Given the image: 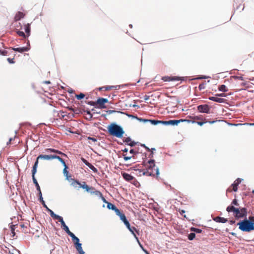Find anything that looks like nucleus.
Segmentation results:
<instances>
[{
    "instance_id": "obj_1",
    "label": "nucleus",
    "mask_w": 254,
    "mask_h": 254,
    "mask_svg": "<svg viewBox=\"0 0 254 254\" xmlns=\"http://www.w3.org/2000/svg\"><path fill=\"white\" fill-rule=\"evenodd\" d=\"M107 128L108 131L110 135L118 138L122 137L125 133L123 127L115 123H112L108 126Z\"/></svg>"
},
{
    "instance_id": "obj_2",
    "label": "nucleus",
    "mask_w": 254,
    "mask_h": 254,
    "mask_svg": "<svg viewBox=\"0 0 254 254\" xmlns=\"http://www.w3.org/2000/svg\"><path fill=\"white\" fill-rule=\"evenodd\" d=\"M252 217H249V219L245 218L244 220L240 221L237 223L239 229L243 232H250L254 230L253 223L251 222Z\"/></svg>"
},
{
    "instance_id": "obj_3",
    "label": "nucleus",
    "mask_w": 254,
    "mask_h": 254,
    "mask_svg": "<svg viewBox=\"0 0 254 254\" xmlns=\"http://www.w3.org/2000/svg\"><path fill=\"white\" fill-rule=\"evenodd\" d=\"M190 122V119L169 120L164 121L163 126H178L181 123L189 124Z\"/></svg>"
},
{
    "instance_id": "obj_4",
    "label": "nucleus",
    "mask_w": 254,
    "mask_h": 254,
    "mask_svg": "<svg viewBox=\"0 0 254 254\" xmlns=\"http://www.w3.org/2000/svg\"><path fill=\"white\" fill-rule=\"evenodd\" d=\"M146 169L149 171H153V170L155 171L154 174L156 175V177L158 178L159 175V168L156 166L155 164H147L146 166Z\"/></svg>"
},
{
    "instance_id": "obj_5",
    "label": "nucleus",
    "mask_w": 254,
    "mask_h": 254,
    "mask_svg": "<svg viewBox=\"0 0 254 254\" xmlns=\"http://www.w3.org/2000/svg\"><path fill=\"white\" fill-rule=\"evenodd\" d=\"M197 110L199 112L209 113L210 111V107L207 104L200 105L197 107Z\"/></svg>"
},
{
    "instance_id": "obj_6",
    "label": "nucleus",
    "mask_w": 254,
    "mask_h": 254,
    "mask_svg": "<svg viewBox=\"0 0 254 254\" xmlns=\"http://www.w3.org/2000/svg\"><path fill=\"white\" fill-rule=\"evenodd\" d=\"M28 47H23L21 48H12V50L14 51L18 52L19 53H23L24 52L28 51L30 50V42L29 40L27 41V43Z\"/></svg>"
},
{
    "instance_id": "obj_7",
    "label": "nucleus",
    "mask_w": 254,
    "mask_h": 254,
    "mask_svg": "<svg viewBox=\"0 0 254 254\" xmlns=\"http://www.w3.org/2000/svg\"><path fill=\"white\" fill-rule=\"evenodd\" d=\"M58 220L61 223L63 229L69 235L71 233V232L70 231L68 227L66 225L63 217L61 216Z\"/></svg>"
},
{
    "instance_id": "obj_8",
    "label": "nucleus",
    "mask_w": 254,
    "mask_h": 254,
    "mask_svg": "<svg viewBox=\"0 0 254 254\" xmlns=\"http://www.w3.org/2000/svg\"><path fill=\"white\" fill-rule=\"evenodd\" d=\"M116 215L120 217V219L124 222L126 226H129V223L123 213L120 211L119 213H117Z\"/></svg>"
},
{
    "instance_id": "obj_9",
    "label": "nucleus",
    "mask_w": 254,
    "mask_h": 254,
    "mask_svg": "<svg viewBox=\"0 0 254 254\" xmlns=\"http://www.w3.org/2000/svg\"><path fill=\"white\" fill-rule=\"evenodd\" d=\"M135 171L142 172V175L147 176H154V171H149V170H144L142 169H134Z\"/></svg>"
},
{
    "instance_id": "obj_10",
    "label": "nucleus",
    "mask_w": 254,
    "mask_h": 254,
    "mask_svg": "<svg viewBox=\"0 0 254 254\" xmlns=\"http://www.w3.org/2000/svg\"><path fill=\"white\" fill-rule=\"evenodd\" d=\"M108 102V100L106 98H100L96 102V104L100 106V108H105L104 104Z\"/></svg>"
},
{
    "instance_id": "obj_11",
    "label": "nucleus",
    "mask_w": 254,
    "mask_h": 254,
    "mask_svg": "<svg viewBox=\"0 0 254 254\" xmlns=\"http://www.w3.org/2000/svg\"><path fill=\"white\" fill-rule=\"evenodd\" d=\"M216 122H217V121H207L206 120L205 121H200L196 122V121H194V119H193L192 117H191V123H192V124L195 123L200 126H202L204 124H205L206 123H209L210 124H212L215 123Z\"/></svg>"
},
{
    "instance_id": "obj_12",
    "label": "nucleus",
    "mask_w": 254,
    "mask_h": 254,
    "mask_svg": "<svg viewBox=\"0 0 254 254\" xmlns=\"http://www.w3.org/2000/svg\"><path fill=\"white\" fill-rule=\"evenodd\" d=\"M208 99L216 102L222 103L225 102V99L223 98H219L218 96H210L208 97Z\"/></svg>"
},
{
    "instance_id": "obj_13",
    "label": "nucleus",
    "mask_w": 254,
    "mask_h": 254,
    "mask_svg": "<svg viewBox=\"0 0 254 254\" xmlns=\"http://www.w3.org/2000/svg\"><path fill=\"white\" fill-rule=\"evenodd\" d=\"M53 155L40 154L37 157L36 160H38V161L39 159H43V160H52L53 159Z\"/></svg>"
},
{
    "instance_id": "obj_14",
    "label": "nucleus",
    "mask_w": 254,
    "mask_h": 254,
    "mask_svg": "<svg viewBox=\"0 0 254 254\" xmlns=\"http://www.w3.org/2000/svg\"><path fill=\"white\" fill-rule=\"evenodd\" d=\"M80 185L79 188H82L83 189H85L86 190V191H87V192H88L89 193L91 190H94V188H93L92 187H89V186L86 185V184L85 182H83L82 184L80 183V185Z\"/></svg>"
},
{
    "instance_id": "obj_15",
    "label": "nucleus",
    "mask_w": 254,
    "mask_h": 254,
    "mask_svg": "<svg viewBox=\"0 0 254 254\" xmlns=\"http://www.w3.org/2000/svg\"><path fill=\"white\" fill-rule=\"evenodd\" d=\"M163 80L164 81H179L180 80V79L179 77H177V76L171 77V76H164L163 77Z\"/></svg>"
},
{
    "instance_id": "obj_16",
    "label": "nucleus",
    "mask_w": 254,
    "mask_h": 254,
    "mask_svg": "<svg viewBox=\"0 0 254 254\" xmlns=\"http://www.w3.org/2000/svg\"><path fill=\"white\" fill-rule=\"evenodd\" d=\"M107 208L109 209H111L112 210L115 211L116 214L117 213H119V212L120 211V210L118 208H117V207L114 204L110 202H108L107 203Z\"/></svg>"
},
{
    "instance_id": "obj_17",
    "label": "nucleus",
    "mask_w": 254,
    "mask_h": 254,
    "mask_svg": "<svg viewBox=\"0 0 254 254\" xmlns=\"http://www.w3.org/2000/svg\"><path fill=\"white\" fill-rule=\"evenodd\" d=\"M45 151L46 152H53L58 154L62 155L63 156H66V155L64 153L61 152V151L53 148H47L45 149Z\"/></svg>"
},
{
    "instance_id": "obj_18",
    "label": "nucleus",
    "mask_w": 254,
    "mask_h": 254,
    "mask_svg": "<svg viewBox=\"0 0 254 254\" xmlns=\"http://www.w3.org/2000/svg\"><path fill=\"white\" fill-rule=\"evenodd\" d=\"M248 214V211L247 209L245 207H242L240 208V215L239 216L240 217V218H246V216H247Z\"/></svg>"
},
{
    "instance_id": "obj_19",
    "label": "nucleus",
    "mask_w": 254,
    "mask_h": 254,
    "mask_svg": "<svg viewBox=\"0 0 254 254\" xmlns=\"http://www.w3.org/2000/svg\"><path fill=\"white\" fill-rule=\"evenodd\" d=\"M127 228L129 230V231L131 233V234L133 235L134 238L136 240H138V238L137 237L135 232H137L136 228L134 227H131L130 224H129V226H126Z\"/></svg>"
},
{
    "instance_id": "obj_20",
    "label": "nucleus",
    "mask_w": 254,
    "mask_h": 254,
    "mask_svg": "<svg viewBox=\"0 0 254 254\" xmlns=\"http://www.w3.org/2000/svg\"><path fill=\"white\" fill-rule=\"evenodd\" d=\"M122 176L123 178L127 181H131L134 179V177L132 176L127 173H123Z\"/></svg>"
},
{
    "instance_id": "obj_21",
    "label": "nucleus",
    "mask_w": 254,
    "mask_h": 254,
    "mask_svg": "<svg viewBox=\"0 0 254 254\" xmlns=\"http://www.w3.org/2000/svg\"><path fill=\"white\" fill-rule=\"evenodd\" d=\"M213 220L216 222L219 223H225L228 221L227 219L225 218L224 217H221L220 216H217L213 219Z\"/></svg>"
},
{
    "instance_id": "obj_22",
    "label": "nucleus",
    "mask_w": 254,
    "mask_h": 254,
    "mask_svg": "<svg viewBox=\"0 0 254 254\" xmlns=\"http://www.w3.org/2000/svg\"><path fill=\"white\" fill-rule=\"evenodd\" d=\"M24 30L26 33V36L27 37H28L30 35V32H31V27H30V24L28 23L27 24H25L24 25Z\"/></svg>"
},
{
    "instance_id": "obj_23",
    "label": "nucleus",
    "mask_w": 254,
    "mask_h": 254,
    "mask_svg": "<svg viewBox=\"0 0 254 254\" xmlns=\"http://www.w3.org/2000/svg\"><path fill=\"white\" fill-rule=\"evenodd\" d=\"M50 214L51 217L56 220H59L61 218V216L56 214L50 208L47 210Z\"/></svg>"
},
{
    "instance_id": "obj_24",
    "label": "nucleus",
    "mask_w": 254,
    "mask_h": 254,
    "mask_svg": "<svg viewBox=\"0 0 254 254\" xmlns=\"http://www.w3.org/2000/svg\"><path fill=\"white\" fill-rule=\"evenodd\" d=\"M38 165V160H36L33 166L32 170V178H35V175L37 172V168Z\"/></svg>"
},
{
    "instance_id": "obj_25",
    "label": "nucleus",
    "mask_w": 254,
    "mask_h": 254,
    "mask_svg": "<svg viewBox=\"0 0 254 254\" xmlns=\"http://www.w3.org/2000/svg\"><path fill=\"white\" fill-rule=\"evenodd\" d=\"M69 236L71 238L72 241H74V245H76L77 243H78V244H80V243H79V239L76 236H75V235L73 233L71 232L69 235Z\"/></svg>"
},
{
    "instance_id": "obj_26",
    "label": "nucleus",
    "mask_w": 254,
    "mask_h": 254,
    "mask_svg": "<svg viewBox=\"0 0 254 254\" xmlns=\"http://www.w3.org/2000/svg\"><path fill=\"white\" fill-rule=\"evenodd\" d=\"M74 246L79 254H81V253H83L84 252L82 249L81 243H77V244L75 245Z\"/></svg>"
},
{
    "instance_id": "obj_27",
    "label": "nucleus",
    "mask_w": 254,
    "mask_h": 254,
    "mask_svg": "<svg viewBox=\"0 0 254 254\" xmlns=\"http://www.w3.org/2000/svg\"><path fill=\"white\" fill-rule=\"evenodd\" d=\"M149 123H150L153 125H157L158 124H161L163 125L164 121H159L156 120H150Z\"/></svg>"
},
{
    "instance_id": "obj_28",
    "label": "nucleus",
    "mask_w": 254,
    "mask_h": 254,
    "mask_svg": "<svg viewBox=\"0 0 254 254\" xmlns=\"http://www.w3.org/2000/svg\"><path fill=\"white\" fill-rule=\"evenodd\" d=\"M24 16V14H23V12H18L15 15V21H18V20H20L21 18H22Z\"/></svg>"
},
{
    "instance_id": "obj_29",
    "label": "nucleus",
    "mask_w": 254,
    "mask_h": 254,
    "mask_svg": "<svg viewBox=\"0 0 254 254\" xmlns=\"http://www.w3.org/2000/svg\"><path fill=\"white\" fill-rule=\"evenodd\" d=\"M67 168H68V167L67 166H65V167H64V169L63 170V173H64V176L66 177V179L67 180H68V181H70L69 177H70V176H69L68 175V172L67 170Z\"/></svg>"
},
{
    "instance_id": "obj_30",
    "label": "nucleus",
    "mask_w": 254,
    "mask_h": 254,
    "mask_svg": "<svg viewBox=\"0 0 254 254\" xmlns=\"http://www.w3.org/2000/svg\"><path fill=\"white\" fill-rule=\"evenodd\" d=\"M233 212L234 213L235 215V217L236 218H240V217L239 216V215H240V208H237L235 207Z\"/></svg>"
},
{
    "instance_id": "obj_31",
    "label": "nucleus",
    "mask_w": 254,
    "mask_h": 254,
    "mask_svg": "<svg viewBox=\"0 0 254 254\" xmlns=\"http://www.w3.org/2000/svg\"><path fill=\"white\" fill-rule=\"evenodd\" d=\"M90 193L91 194H93L98 196L99 197L101 196L102 194V193L100 191L96 190L95 188H94V190H91V191L90 192Z\"/></svg>"
},
{
    "instance_id": "obj_32",
    "label": "nucleus",
    "mask_w": 254,
    "mask_h": 254,
    "mask_svg": "<svg viewBox=\"0 0 254 254\" xmlns=\"http://www.w3.org/2000/svg\"><path fill=\"white\" fill-rule=\"evenodd\" d=\"M71 181H72L71 183V185L74 188H76L77 185H80V183L78 181L75 180L74 179H72V178L70 179L69 182H71Z\"/></svg>"
},
{
    "instance_id": "obj_33",
    "label": "nucleus",
    "mask_w": 254,
    "mask_h": 254,
    "mask_svg": "<svg viewBox=\"0 0 254 254\" xmlns=\"http://www.w3.org/2000/svg\"><path fill=\"white\" fill-rule=\"evenodd\" d=\"M218 89L220 91L226 92L228 91V88L225 85H221L219 86Z\"/></svg>"
},
{
    "instance_id": "obj_34",
    "label": "nucleus",
    "mask_w": 254,
    "mask_h": 254,
    "mask_svg": "<svg viewBox=\"0 0 254 254\" xmlns=\"http://www.w3.org/2000/svg\"><path fill=\"white\" fill-rule=\"evenodd\" d=\"M191 232H193L194 233L199 234L202 232V230L199 228L191 227Z\"/></svg>"
},
{
    "instance_id": "obj_35",
    "label": "nucleus",
    "mask_w": 254,
    "mask_h": 254,
    "mask_svg": "<svg viewBox=\"0 0 254 254\" xmlns=\"http://www.w3.org/2000/svg\"><path fill=\"white\" fill-rule=\"evenodd\" d=\"M16 33L19 36L22 37H23L25 39L27 37L26 36V34L23 31H21L17 30L16 31Z\"/></svg>"
},
{
    "instance_id": "obj_36",
    "label": "nucleus",
    "mask_w": 254,
    "mask_h": 254,
    "mask_svg": "<svg viewBox=\"0 0 254 254\" xmlns=\"http://www.w3.org/2000/svg\"><path fill=\"white\" fill-rule=\"evenodd\" d=\"M33 183L35 184V187L36 188L37 190H39L40 189L39 184L35 178H32Z\"/></svg>"
},
{
    "instance_id": "obj_37",
    "label": "nucleus",
    "mask_w": 254,
    "mask_h": 254,
    "mask_svg": "<svg viewBox=\"0 0 254 254\" xmlns=\"http://www.w3.org/2000/svg\"><path fill=\"white\" fill-rule=\"evenodd\" d=\"M84 97H85V95L82 93H80L79 94L75 95V97L78 100H81V99L84 98Z\"/></svg>"
},
{
    "instance_id": "obj_38",
    "label": "nucleus",
    "mask_w": 254,
    "mask_h": 254,
    "mask_svg": "<svg viewBox=\"0 0 254 254\" xmlns=\"http://www.w3.org/2000/svg\"><path fill=\"white\" fill-rule=\"evenodd\" d=\"M88 167L92 170L94 173H97L98 170L96 168H95L93 165H92L91 163L88 166Z\"/></svg>"
},
{
    "instance_id": "obj_39",
    "label": "nucleus",
    "mask_w": 254,
    "mask_h": 254,
    "mask_svg": "<svg viewBox=\"0 0 254 254\" xmlns=\"http://www.w3.org/2000/svg\"><path fill=\"white\" fill-rule=\"evenodd\" d=\"M231 186L233 188V190L234 191H237V190H238V188H237L238 186L236 184V182H234V183H233L232 184Z\"/></svg>"
},
{
    "instance_id": "obj_40",
    "label": "nucleus",
    "mask_w": 254,
    "mask_h": 254,
    "mask_svg": "<svg viewBox=\"0 0 254 254\" xmlns=\"http://www.w3.org/2000/svg\"><path fill=\"white\" fill-rule=\"evenodd\" d=\"M235 207L233 205H230L227 207L226 210L228 212H233Z\"/></svg>"
},
{
    "instance_id": "obj_41",
    "label": "nucleus",
    "mask_w": 254,
    "mask_h": 254,
    "mask_svg": "<svg viewBox=\"0 0 254 254\" xmlns=\"http://www.w3.org/2000/svg\"><path fill=\"white\" fill-rule=\"evenodd\" d=\"M116 112H118V113H121V114H124V113L123 112H121V111H116L115 110H108L107 111V113H108V114H112L113 113H116Z\"/></svg>"
},
{
    "instance_id": "obj_42",
    "label": "nucleus",
    "mask_w": 254,
    "mask_h": 254,
    "mask_svg": "<svg viewBox=\"0 0 254 254\" xmlns=\"http://www.w3.org/2000/svg\"><path fill=\"white\" fill-rule=\"evenodd\" d=\"M195 238L197 240H199L200 237H199L198 236L196 237L195 233H194L193 232H191V241Z\"/></svg>"
},
{
    "instance_id": "obj_43",
    "label": "nucleus",
    "mask_w": 254,
    "mask_h": 254,
    "mask_svg": "<svg viewBox=\"0 0 254 254\" xmlns=\"http://www.w3.org/2000/svg\"><path fill=\"white\" fill-rule=\"evenodd\" d=\"M205 87V84L204 83H202L200 84L198 86V88L199 90H201L202 89H204Z\"/></svg>"
},
{
    "instance_id": "obj_44",
    "label": "nucleus",
    "mask_w": 254,
    "mask_h": 254,
    "mask_svg": "<svg viewBox=\"0 0 254 254\" xmlns=\"http://www.w3.org/2000/svg\"><path fill=\"white\" fill-rule=\"evenodd\" d=\"M127 86V84H124L121 85H116V86H113V89H115L116 90H118L120 89L121 87H124Z\"/></svg>"
},
{
    "instance_id": "obj_45",
    "label": "nucleus",
    "mask_w": 254,
    "mask_h": 254,
    "mask_svg": "<svg viewBox=\"0 0 254 254\" xmlns=\"http://www.w3.org/2000/svg\"><path fill=\"white\" fill-rule=\"evenodd\" d=\"M81 160L83 163H84L87 166H88L90 163L88 162L85 158H81Z\"/></svg>"
},
{
    "instance_id": "obj_46",
    "label": "nucleus",
    "mask_w": 254,
    "mask_h": 254,
    "mask_svg": "<svg viewBox=\"0 0 254 254\" xmlns=\"http://www.w3.org/2000/svg\"><path fill=\"white\" fill-rule=\"evenodd\" d=\"M81 160L83 163H84L87 166H88L90 163L88 162L85 158H81Z\"/></svg>"
},
{
    "instance_id": "obj_47",
    "label": "nucleus",
    "mask_w": 254,
    "mask_h": 254,
    "mask_svg": "<svg viewBox=\"0 0 254 254\" xmlns=\"http://www.w3.org/2000/svg\"><path fill=\"white\" fill-rule=\"evenodd\" d=\"M137 119L138 120H139V121L140 122H142L143 123H148V122H149V120H148V119H142V118H137Z\"/></svg>"
},
{
    "instance_id": "obj_48",
    "label": "nucleus",
    "mask_w": 254,
    "mask_h": 254,
    "mask_svg": "<svg viewBox=\"0 0 254 254\" xmlns=\"http://www.w3.org/2000/svg\"><path fill=\"white\" fill-rule=\"evenodd\" d=\"M232 205H236V206H238V205H239V203H238V200H237V199H234L232 200Z\"/></svg>"
},
{
    "instance_id": "obj_49",
    "label": "nucleus",
    "mask_w": 254,
    "mask_h": 254,
    "mask_svg": "<svg viewBox=\"0 0 254 254\" xmlns=\"http://www.w3.org/2000/svg\"><path fill=\"white\" fill-rule=\"evenodd\" d=\"M7 52L5 50H2L0 49V55L2 56H6L7 55Z\"/></svg>"
},
{
    "instance_id": "obj_50",
    "label": "nucleus",
    "mask_w": 254,
    "mask_h": 254,
    "mask_svg": "<svg viewBox=\"0 0 254 254\" xmlns=\"http://www.w3.org/2000/svg\"><path fill=\"white\" fill-rule=\"evenodd\" d=\"M136 144V142H135V141H130L129 143H128L127 144V145H129L131 147H133L134 146H135V145Z\"/></svg>"
},
{
    "instance_id": "obj_51",
    "label": "nucleus",
    "mask_w": 254,
    "mask_h": 254,
    "mask_svg": "<svg viewBox=\"0 0 254 254\" xmlns=\"http://www.w3.org/2000/svg\"><path fill=\"white\" fill-rule=\"evenodd\" d=\"M57 159L60 162V160L62 159V158L61 157H60V156H59L58 155H53V159Z\"/></svg>"
},
{
    "instance_id": "obj_52",
    "label": "nucleus",
    "mask_w": 254,
    "mask_h": 254,
    "mask_svg": "<svg viewBox=\"0 0 254 254\" xmlns=\"http://www.w3.org/2000/svg\"><path fill=\"white\" fill-rule=\"evenodd\" d=\"M7 60L9 64H14L15 63L13 58H7Z\"/></svg>"
},
{
    "instance_id": "obj_53",
    "label": "nucleus",
    "mask_w": 254,
    "mask_h": 254,
    "mask_svg": "<svg viewBox=\"0 0 254 254\" xmlns=\"http://www.w3.org/2000/svg\"><path fill=\"white\" fill-rule=\"evenodd\" d=\"M242 180L243 179H242L238 178L234 182H236V184L237 185V186H238L241 183Z\"/></svg>"
},
{
    "instance_id": "obj_54",
    "label": "nucleus",
    "mask_w": 254,
    "mask_h": 254,
    "mask_svg": "<svg viewBox=\"0 0 254 254\" xmlns=\"http://www.w3.org/2000/svg\"><path fill=\"white\" fill-rule=\"evenodd\" d=\"M88 140H92V141H93L94 142H96L97 141V139L96 138L90 137V136L88 137Z\"/></svg>"
},
{
    "instance_id": "obj_55",
    "label": "nucleus",
    "mask_w": 254,
    "mask_h": 254,
    "mask_svg": "<svg viewBox=\"0 0 254 254\" xmlns=\"http://www.w3.org/2000/svg\"><path fill=\"white\" fill-rule=\"evenodd\" d=\"M233 78H235V79H236L240 80H244L243 77L242 76H234Z\"/></svg>"
},
{
    "instance_id": "obj_56",
    "label": "nucleus",
    "mask_w": 254,
    "mask_h": 254,
    "mask_svg": "<svg viewBox=\"0 0 254 254\" xmlns=\"http://www.w3.org/2000/svg\"><path fill=\"white\" fill-rule=\"evenodd\" d=\"M131 138H130L129 137H127V138H126L124 140V141L125 142H126V143H127V144H128V143H129V142H130V141H131Z\"/></svg>"
},
{
    "instance_id": "obj_57",
    "label": "nucleus",
    "mask_w": 254,
    "mask_h": 254,
    "mask_svg": "<svg viewBox=\"0 0 254 254\" xmlns=\"http://www.w3.org/2000/svg\"><path fill=\"white\" fill-rule=\"evenodd\" d=\"M148 164H155V160L154 159H150L147 162Z\"/></svg>"
},
{
    "instance_id": "obj_58",
    "label": "nucleus",
    "mask_w": 254,
    "mask_h": 254,
    "mask_svg": "<svg viewBox=\"0 0 254 254\" xmlns=\"http://www.w3.org/2000/svg\"><path fill=\"white\" fill-rule=\"evenodd\" d=\"M123 156H124V159L125 161H127L129 159H130L132 157V156H126L125 155H123Z\"/></svg>"
},
{
    "instance_id": "obj_59",
    "label": "nucleus",
    "mask_w": 254,
    "mask_h": 254,
    "mask_svg": "<svg viewBox=\"0 0 254 254\" xmlns=\"http://www.w3.org/2000/svg\"><path fill=\"white\" fill-rule=\"evenodd\" d=\"M86 113H87V114L88 116H90V117L89 118V119L91 120L92 118V117H93L92 114L91 113L90 111H87Z\"/></svg>"
},
{
    "instance_id": "obj_60",
    "label": "nucleus",
    "mask_w": 254,
    "mask_h": 254,
    "mask_svg": "<svg viewBox=\"0 0 254 254\" xmlns=\"http://www.w3.org/2000/svg\"><path fill=\"white\" fill-rule=\"evenodd\" d=\"M100 198H101L102 200L104 202V203H108V202L106 200V199H105V198L103 196V195L102 194V196L100 197Z\"/></svg>"
},
{
    "instance_id": "obj_61",
    "label": "nucleus",
    "mask_w": 254,
    "mask_h": 254,
    "mask_svg": "<svg viewBox=\"0 0 254 254\" xmlns=\"http://www.w3.org/2000/svg\"><path fill=\"white\" fill-rule=\"evenodd\" d=\"M124 114H126L127 117H130V118H138L137 117H135L133 115H130V114H128L127 113H125Z\"/></svg>"
},
{
    "instance_id": "obj_62",
    "label": "nucleus",
    "mask_w": 254,
    "mask_h": 254,
    "mask_svg": "<svg viewBox=\"0 0 254 254\" xmlns=\"http://www.w3.org/2000/svg\"><path fill=\"white\" fill-rule=\"evenodd\" d=\"M87 104L91 106H94L95 104H96V102L92 101L88 102Z\"/></svg>"
},
{
    "instance_id": "obj_63",
    "label": "nucleus",
    "mask_w": 254,
    "mask_h": 254,
    "mask_svg": "<svg viewBox=\"0 0 254 254\" xmlns=\"http://www.w3.org/2000/svg\"><path fill=\"white\" fill-rule=\"evenodd\" d=\"M113 89V86H105V90H109Z\"/></svg>"
},
{
    "instance_id": "obj_64",
    "label": "nucleus",
    "mask_w": 254,
    "mask_h": 254,
    "mask_svg": "<svg viewBox=\"0 0 254 254\" xmlns=\"http://www.w3.org/2000/svg\"><path fill=\"white\" fill-rule=\"evenodd\" d=\"M216 96H218V97H226V95H225V93L217 94H216Z\"/></svg>"
}]
</instances>
